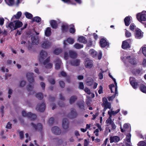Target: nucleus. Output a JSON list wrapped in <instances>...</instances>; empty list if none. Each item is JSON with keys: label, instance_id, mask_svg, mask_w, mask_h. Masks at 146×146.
Returning <instances> with one entry per match:
<instances>
[{"label": "nucleus", "instance_id": "obj_1", "mask_svg": "<svg viewBox=\"0 0 146 146\" xmlns=\"http://www.w3.org/2000/svg\"><path fill=\"white\" fill-rule=\"evenodd\" d=\"M136 17L138 21L141 22L146 21V11L139 13L136 15Z\"/></svg>", "mask_w": 146, "mask_h": 146}, {"label": "nucleus", "instance_id": "obj_2", "mask_svg": "<svg viewBox=\"0 0 146 146\" xmlns=\"http://www.w3.org/2000/svg\"><path fill=\"white\" fill-rule=\"evenodd\" d=\"M92 56L94 58H97L98 59L100 60L102 56V53L101 51H100L98 53L94 49H92Z\"/></svg>", "mask_w": 146, "mask_h": 146}, {"label": "nucleus", "instance_id": "obj_3", "mask_svg": "<svg viewBox=\"0 0 146 146\" xmlns=\"http://www.w3.org/2000/svg\"><path fill=\"white\" fill-rule=\"evenodd\" d=\"M99 44L100 46L102 48H105L106 46L108 47L109 46V43L106 41V38H101L99 42Z\"/></svg>", "mask_w": 146, "mask_h": 146}, {"label": "nucleus", "instance_id": "obj_4", "mask_svg": "<svg viewBox=\"0 0 146 146\" xmlns=\"http://www.w3.org/2000/svg\"><path fill=\"white\" fill-rule=\"evenodd\" d=\"M130 83L132 87L134 89H136L138 88V83L136 81L135 78L130 77L129 78Z\"/></svg>", "mask_w": 146, "mask_h": 146}, {"label": "nucleus", "instance_id": "obj_5", "mask_svg": "<svg viewBox=\"0 0 146 146\" xmlns=\"http://www.w3.org/2000/svg\"><path fill=\"white\" fill-rule=\"evenodd\" d=\"M22 114L23 116H27V117H30L32 119H34L36 117V116L35 114H32L30 112H29L27 114H26V112L25 111H22Z\"/></svg>", "mask_w": 146, "mask_h": 146}, {"label": "nucleus", "instance_id": "obj_6", "mask_svg": "<svg viewBox=\"0 0 146 146\" xmlns=\"http://www.w3.org/2000/svg\"><path fill=\"white\" fill-rule=\"evenodd\" d=\"M110 143H112L113 142L117 143L120 140L119 137L117 136H111L110 137Z\"/></svg>", "mask_w": 146, "mask_h": 146}, {"label": "nucleus", "instance_id": "obj_7", "mask_svg": "<svg viewBox=\"0 0 146 146\" xmlns=\"http://www.w3.org/2000/svg\"><path fill=\"white\" fill-rule=\"evenodd\" d=\"M51 44V43L49 42L46 40L42 42L41 44V46L43 48H47L49 47Z\"/></svg>", "mask_w": 146, "mask_h": 146}, {"label": "nucleus", "instance_id": "obj_8", "mask_svg": "<svg viewBox=\"0 0 146 146\" xmlns=\"http://www.w3.org/2000/svg\"><path fill=\"white\" fill-rule=\"evenodd\" d=\"M135 38L137 39H140L143 36V35L141 33V31L140 29L136 30L135 34Z\"/></svg>", "mask_w": 146, "mask_h": 146}, {"label": "nucleus", "instance_id": "obj_9", "mask_svg": "<svg viewBox=\"0 0 146 146\" xmlns=\"http://www.w3.org/2000/svg\"><path fill=\"white\" fill-rule=\"evenodd\" d=\"M22 15V13L21 11L17 12V13L14 15L11 19V21H14L15 19H19L21 17Z\"/></svg>", "mask_w": 146, "mask_h": 146}, {"label": "nucleus", "instance_id": "obj_10", "mask_svg": "<svg viewBox=\"0 0 146 146\" xmlns=\"http://www.w3.org/2000/svg\"><path fill=\"white\" fill-rule=\"evenodd\" d=\"M45 108V105L44 103H43L41 105H38L36 109L37 110L40 112H42L44 110Z\"/></svg>", "mask_w": 146, "mask_h": 146}, {"label": "nucleus", "instance_id": "obj_11", "mask_svg": "<svg viewBox=\"0 0 146 146\" xmlns=\"http://www.w3.org/2000/svg\"><path fill=\"white\" fill-rule=\"evenodd\" d=\"M121 47L123 49H127V48H129L130 47V46L128 42L124 40L122 42Z\"/></svg>", "mask_w": 146, "mask_h": 146}, {"label": "nucleus", "instance_id": "obj_12", "mask_svg": "<svg viewBox=\"0 0 146 146\" xmlns=\"http://www.w3.org/2000/svg\"><path fill=\"white\" fill-rule=\"evenodd\" d=\"M47 53L45 51H41L39 56V60L41 61L43 59L45 58L47 56Z\"/></svg>", "mask_w": 146, "mask_h": 146}, {"label": "nucleus", "instance_id": "obj_13", "mask_svg": "<svg viewBox=\"0 0 146 146\" xmlns=\"http://www.w3.org/2000/svg\"><path fill=\"white\" fill-rule=\"evenodd\" d=\"M52 131L53 133L56 135L59 134L61 133L60 129L56 126L53 127L52 129Z\"/></svg>", "mask_w": 146, "mask_h": 146}, {"label": "nucleus", "instance_id": "obj_14", "mask_svg": "<svg viewBox=\"0 0 146 146\" xmlns=\"http://www.w3.org/2000/svg\"><path fill=\"white\" fill-rule=\"evenodd\" d=\"M74 39L70 38H68L66 40H64L63 43L64 46H66V42H68L70 44H72L74 43Z\"/></svg>", "mask_w": 146, "mask_h": 146}, {"label": "nucleus", "instance_id": "obj_15", "mask_svg": "<svg viewBox=\"0 0 146 146\" xmlns=\"http://www.w3.org/2000/svg\"><path fill=\"white\" fill-rule=\"evenodd\" d=\"M117 94V86L115 87V94L112 96H109L107 97L109 101H111L113 100V99L115 98L116 95Z\"/></svg>", "mask_w": 146, "mask_h": 146}, {"label": "nucleus", "instance_id": "obj_16", "mask_svg": "<svg viewBox=\"0 0 146 146\" xmlns=\"http://www.w3.org/2000/svg\"><path fill=\"white\" fill-rule=\"evenodd\" d=\"M50 60V58H48L46 59L45 61L44 62V64L47 68H50L52 66V65L49 62Z\"/></svg>", "mask_w": 146, "mask_h": 146}, {"label": "nucleus", "instance_id": "obj_17", "mask_svg": "<svg viewBox=\"0 0 146 146\" xmlns=\"http://www.w3.org/2000/svg\"><path fill=\"white\" fill-rule=\"evenodd\" d=\"M13 21L15 23L16 29L18 28L21 27L23 25L22 22L19 20H17L16 21L15 20Z\"/></svg>", "mask_w": 146, "mask_h": 146}, {"label": "nucleus", "instance_id": "obj_18", "mask_svg": "<svg viewBox=\"0 0 146 146\" xmlns=\"http://www.w3.org/2000/svg\"><path fill=\"white\" fill-rule=\"evenodd\" d=\"M130 17L129 16L126 17L124 19V22L125 25L128 26L130 23Z\"/></svg>", "mask_w": 146, "mask_h": 146}, {"label": "nucleus", "instance_id": "obj_19", "mask_svg": "<svg viewBox=\"0 0 146 146\" xmlns=\"http://www.w3.org/2000/svg\"><path fill=\"white\" fill-rule=\"evenodd\" d=\"M50 23L53 28L56 29L57 28L58 25L56 22L54 20L50 21Z\"/></svg>", "mask_w": 146, "mask_h": 146}, {"label": "nucleus", "instance_id": "obj_20", "mask_svg": "<svg viewBox=\"0 0 146 146\" xmlns=\"http://www.w3.org/2000/svg\"><path fill=\"white\" fill-rule=\"evenodd\" d=\"M13 22H11L9 23L6 26L7 28H9L12 30L16 29L15 23Z\"/></svg>", "mask_w": 146, "mask_h": 146}, {"label": "nucleus", "instance_id": "obj_21", "mask_svg": "<svg viewBox=\"0 0 146 146\" xmlns=\"http://www.w3.org/2000/svg\"><path fill=\"white\" fill-rule=\"evenodd\" d=\"M85 64L86 68L90 67V65L91 64V60L88 58H87L85 61Z\"/></svg>", "mask_w": 146, "mask_h": 146}, {"label": "nucleus", "instance_id": "obj_22", "mask_svg": "<svg viewBox=\"0 0 146 146\" xmlns=\"http://www.w3.org/2000/svg\"><path fill=\"white\" fill-rule=\"evenodd\" d=\"M62 127L64 129H66L68 127V123L66 120H63L62 122Z\"/></svg>", "mask_w": 146, "mask_h": 146}, {"label": "nucleus", "instance_id": "obj_23", "mask_svg": "<svg viewBox=\"0 0 146 146\" xmlns=\"http://www.w3.org/2000/svg\"><path fill=\"white\" fill-rule=\"evenodd\" d=\"M6 3L9 6H13L14 4V0H5Z\"/></svg>", "mask_w": 146, "mask_h": 146}, {"label": "nucleus", "instance_id": "obj_24", "mask_svg": "<svg viewBox=\"0 0 146 146\" xmlns=\"http://www.w3.org/2000/svg\"><path fill=\"white\" fill-rule=\"evenodd\" d=\"M32 125L35 129L39 130H41L42 128V125L40 123L38 124L36 126L33 124H32Z\"/></svg>", "mask_w": 146, "mask_h": 146}, {"label": "nucleus", "instance_id": "obj_25", "mask_svg": "<svg viewBox=\"0 0 146 146\" xmlns=\"http://www.w3.org/2000/svg\"><path fill=\"white\" fill-rule=\"evenodd\" d=\"M78 40L80 42L85 43L86 42V40L85 38L83 36H80L79 37Z\"/></svg>", "mask_w": 146, "mask_h": 146}, {"label": "nucleus", "instance_id": "obj_26", "mask_svg": "<svg viewBox=\"0 0 146 146\" xmlns=\"http://www.w3.org/2000/svg\"><path fill=\"white\" fill-rule=\"evenodd\" d=\"M139 88L141 92L144 93H146V87L144 85L141 84Z\"/></svg>", "mask_w": 146, "mask_h": 146}, {"label": "nucleus", "instance_id": "obj_27", "mask_svg": "<svg viewBox=\"0 0 146 146\" xmlns=\"http://www.w3.org/2000/svg\"><path fill=\"white\" fill-rule=\"evenodd\" d=\"M51 34V29L50 27H47L45 32V34L46 36H49Z\"/></svg>", "mask_w": 146, "mask_h": 146}, {"label": "nucleus", "instance_id": "obj_28", "mask_svg": "<svg viewBox=\"0 0 146 146\" xmlns=\"http://www.w3.org/2000/svg\"><path fill=\"white\" fill-rule=\"evenodd\" d=\"M102 106H104V109H106V110L108 108L110 109L111 108V103L109 102L102 104Z\"/></svg>", "mask_w": 146, "mask_h": 146}, {"label": "nucleus", "instance_id": "obj_29", "mask_svg": "<svg viewBox=\"0 0 146 146\" xmlns=\"http://www.w3.org/2000/svg\"><path fill=\"white\" fill-rule=\"evenodd\" d=\"M56 62L55 68L56 69H58L60 68V66L62 65V63L61 61L59 59L57 60Z\"/></svg>", "mask_w": 146, "mask_h": 146}, {"label": "nucleus", "instance_id": "obj_30", "mask_svg": "<svg viewBox=\"0 0 146 146\" xmlns=\"http://www.w3.org/2000/svg\"><path fill=\"white\" fill-rule=\"evenodd\" d=\"M31 40L32 43L33 44H37L38 43V39H36L34 37H32L31 38Z\"/></svg>", "mask_w": 146, "mask_h": 146}, {"label": "nucleus", "instance_id": "obj_31", "mask_svg": "<svg viewBox=\"0 0 146 146\" xmlns=\"http://www.w3.org/2000/svg\"><path fill=\"white\" fill-rule=\"evenodd\" d=\"M100 70L101 72L99 73L98 74L99 78L100 80H102L103 78V73L106 72V71L103 70L102 68H100Z\"/></svg>", "mask_w": 146, "mask_h": 146}, {"label": "nucleus", "instance_id": "obj_32", "mask_svg": "<svg viewBox=\"0 0 146 146\" xmlns=\"http://www.w3.org/2000/svg\"><path fill=\"white\" fill-rule=\"evenodd\" d=\"M79 64V61L78 60H74L71 62V64L73 66H77Z\"/></svg>", "mask_w": 146, "mask_h": 146}, {"label": "nucleus", "instance_id": "obj_33", "mask_svg": "<svg viewBox=\"0 0 146 146\" xmlns=\"http://www.w3.org/2000/svg\"><path fill=\"white\" fill-rule=\"evenodd\" d=\"M70 26H72V27H70L69 31L70 32L72 33H74L75 32V29L74 27V26L73 25H70Z\"/></svg>", "mask_w": 146, "mask_h": 146}, {"label": "nucleus", "instance_id": "obj_34", "mask_svg": "<svg viewBox=\"0 0 146 146\" xmlns=\"http://www.w3.org/2000/svg\"><path fill=\"white\" fill-rule=\"evenodd\" d=\"M110 117L107 120H106V123L107 124V125L108 126L110 125H111V123L113 122L112 121Z\"/></svg>", "mask_w": 146, "mask_h": 146}, {"label": "nucleus", "instance_id": "obj_35", "mask_svg": "<svg viewBox=\"0 0 146 146\" xmlns=\"http://www.w3.org/2000/svg\"><path fill=\"white\" fill-rule=\"evenodd\" d=\"M24 14L26 18L29 19H31L33 17V15L27 12H25Z\"/></svg>", "mask_w": 146, "mask_h": 146}, {"label": "nucleus", "instance_id": "obj_36", "mask_svg": "<svg viewBox=\"0 0 146 146\" xmlns=\"http://www.w3.org/2000/svg\"><path fill=\"white\" fill-rule=\"evenodd\" d=\"M138 146H146V143L145 141H142L139 142L137 144Z\"/></svg>", "mask_w": 146, "mask_h": 146}, {"label": "nucleus", "instance_id": "obj_37", "mask_svg": "<svg viewBox=\"0 0 146 146\" xmlns=\"http://www.w3.org/2000/svg\"><path fill=\"white\" fill-rule=\"evenodd\" d=\"M131 135L130 133L127 134L126 137V140L127 142L129 143L131 141Z\"/></svg>", "mask_w": 146, "mask_h": 146}, {"label": "nucleus", "instance_id": "obj_38", "mask_svg": "<svg viewBox=\"0 0 146 146\" xmlns=\"http://www.w3.org/2000/svg\"><path fill=\"white\" fill-rule=\"evenodd\" d=\"M74 47L77 49H80L83 48V45H81L79 43H76L74 45Z\"/></svg>", "mask_w": 146, "mask_h": 146}, {"label": "nucleus", "instance_id": "obj_39", "mask_svg": "<svg viewBox=\"0 0 146 146\" xmlns=\"http://www.w3.org/2000/svg\"><path fill=\"white\" fill-rule=\"evenodd\" d=\"M68 27L66 24H64L62 26V30L63 31H66L68 29Z\"/></svg>", "mask_w": 146, "mask_h": 146}, {"label": "nucleus", "instance_id": "obj_40", "mask_svg": "<svg viewBox=\"0 0 146 146\" xmlns=\"http://www.w3.org/2000/svg\"><path fill=\"white\" fill-rule=\"evenodd\" d=\"M33 20V21H36L38 23L41 21V19L38 17H35Z\"/></svg>", "mask_w": 146, "mask_h": 146}, {"label": "nucleus", "instance_id": "obj_41", "mask_svg": "<svg viewBox=\"0 0 146 146\" xmlns=\"http://www.w3.org/2000/svg\"><path fill=\"white\" fill-rule=\"evenodd\" d=\"M69 54L71 58H74L76 56V53L72 51L70 52Z\"/></svg>", "mask_w": 146, "mask_h": 146}, {"label": "nucleus", "instance_id": "obj_42", "mask_svg": "<svg viewBox=\"0 0 146 146\" xmlns=\"http://www.w3.org/2000/svg\"><path fill=\"white\" fill-rule=\"evenodd\" d=\"M125 36L127 38L130 37L131 36V33L127 30L125 31Z\"/></svg>", "mask_w": 146, "mask_h": 146}, {"label": "nucleus", "instance_id": "obj_43", "mask_svg": "<svg viewBox=\"0 0 146 146\" xmlns=\"http://www.w3.org/2000/svg\"><path fill=\"white\" fill-rule=\"evenodd\" d=\"M61 52V50L60 49H56L54 51V53L56 55H58Z\"/></svg>", "mask_w": 146, "mask_h": 146}, {"label": "nucleus", "instance_id": "obj_44", "mask_svg": "<svg viewBox=\"0 0 146 146\" xmlns=\"http://www.w3.org/2000/svg\"><path fill=\"white\" fill-rule=\"evenodd\" d=\"M76 99V97L74 96L72 97L70 100V102L71 104L73 103L75 101Z\"/></svg>", "mask_w": 146, "mask_h": 146}, {"label": "nucleus", "instance_id": "obj_45", "mask_svg": "<svg viewBox=\"0 0 146 146\" xmlns=\"http://www.w3.org/2000/svg\"><path fill=\"white\" fill-rule=\"evenodd\" d=\"M135 27V26L134 23H132L129 26V29L132 31H134Z\"/></svg>", "mask_w": 146, "mask_h": 146}, {"label": "nucleus", "instance_id": "obj_46", "mask_svg": "<svg viewBox=\"0 0 146 146\" xmlns=\"http://www.w3.org/2000/svg\"><path fill=\"white\" fill-rule=\"evenodd\" d=\"M33 76V74L28 73H27V78L28 79H32V80H33V78L32 77V76Z\"/></svg>", "mask_w": 146, "mask_h": 146}, {"label": "nucleus", "instance_id": "obj_47", "mask_svg": "<svg viewBox=\"0 0 146 146\" xmlns=\"http://www.w3.org/2000/svg\"><path fill=\"white\" fill-rule=\"evenodd\" d=\"M109 77L112 79V80L114 82V84L115 85V86H117V84L116 81V80L115 78H113V77L110 74V73H109Z\"/></svg>", "mask_w": 146, "mask_h": 146}, {"label": "nucleus", "instance_id": "obj_48", "mask_svg": "<svg viewBox=\"0 0 146 146\" xmlns=\"http://www.w3.org/2000/svg\"><path fill=\"white\" fill-rule=\"evenodd\" d=\"M129 63L135 65L136 64V62L133 58L130 59L129 61Z\"/></svg>", "mask_w": 146, "mask_h": 146}, {"label": "nucleus", "instance_id": "obj_49", "mask_svg": "<svg viewBox=\"0 0 146 146\" xmlns=\"http://www.w3.org/2000/svg\"><path fill=\"white\" fill-rule=\"evenodd\" d=\"M142 53L144 56H146V47H144L142 48Z\"/></svg>", "mask_w": 146, "mask_h": 146}, {"label": "nucleus", "instance_id": "obj_50", "mask_svg": "<svg viewBox=\"0 0 146 146\" xmlns=\"http://www.w3.org/2000/svg\"><path fill=\"white\" fill-rule=\"evenodd\" d=\"M109 88L111 90V93H113L114 92L113 91L112 88L113 87H114L115 86H114V85L113 84H112L109 85Z\"/></svg>", "mask_w": 146, "mask_h": 146}, {"label": "nucleus", "instance_id": "obj_51", "mask_svg": "<svg viewBox=\"0 0 146 146\" xmlns=\"http://www.w3.org/2000/svg\"><path fill=\"white\" fill-rule=\"evenodd\" d=\"M108 113L110 116V117H111L112 115H114L116 114V113H115V112L113 111H112L111 112H110L109 111L108 112Z\"/></svg>", "mask_w": 146, "mask_h": 146}, {"label": "nucleus", "instance_id": "obj_52", "mask_svg": "<svg viewBox=\"0 0 146 146\" xmlns=\"http://www.w3.org/2000/svg\"><path fill=\"white\" fill-rule=\"evenodd\" d=\"M36 96L37 98H39L40 99H41L43 97V95L41 93L37 94Z\"/></svg>", "mask_w": 146, "mask_h": 146}, {"label": "nucleus", "instance_id": "obj_53", "mask_svg": "<svg viewBox=\"0 0 146 146\" xmlns=\"http://www.w3.org/2000/svg\"><path fill=\"white\" fill-rule=\"evenodd\" d=\"M89 141L87 139H85L84 144V146H88Z\"/></svg>", "mask_w": 146, "mask_h": 146}, {"label": "nucleus", "instance_id": "obj_54", "mask_svg": "<svg viewBox=\"0 0 146 146\" xmlns=\"http://www.w3.org/2000/svg\"><path fill=\"white\" fill-rule=\"evenodd\" d=\"M84 84L82 82H80L79 83V88L81 89H83L84 88Z\"/></svg>", "mask_w": 146, "mask_h": 146}, {"label": "nucleus", "instance_id": "obj_55", "mask_svg": "<svg viewBox=\"0 0 146 146\" xmlns=\"http://www.w3.org/2000/svg\"><path fill=\"white\" fill-rule=\"evenodd\" d=\"M112 127V129L114 130L116 128V126L114 123L113 122L111 124Z\"/></svg>", "mask_w": 146, "mask_h": 146}, {"label": "nucleus", "instance_id": "obj_56", "mask_svg": "<svg viewBox=\"0 0 146 146\" xmlns=\"http://www.w3.org/2000/svg\"><path fill=\"white\" fill-rule=\"evenodd\" d=\"M4 19L3 18H0V25H2L4 23Z\"/></svg>", "mask_w": 146, "mask_h": 146}, {"label": "nucleus", "instance_id": "obj_57", "mask_svg": "<svg viewBox=\"0 0 146 146\" xmlns=\"http://www.w3.org/2000/svg\"><path fill=\"white\" fill-rule=\"evenodd\" d=\"M102 87L101 86L100 87V89L98 91V93L99 94H100L103 93Z\"/></svg>", "mask_w": 146, "mask_h": 146}, {"label": "nucleus", "instance_id": "obj_58", "mask_svg": "<svg viewBox=\"0 0 146 146\" xmlns=\"http://www.w3.org/2000/svg\"><path fill=\"white\" fill-rule=\"evenodd\" d=\"M19 134L20 138L23 139V131H20L19 132Z\"/></svg>", "mask_w": 146, "mask_h": 146}, {"label": "nucleus", "instance_id": "obj_59", "mask_svg": "<svg viewBox=\"0 0 146 146\" xmlns=\"http://www.w3.org/2000/svg\"><path fill=\"white\" fill-rule=\"evenodd\" d=\"M93 36L95 40H96L98 37V36L95 33L93 34Z\"/></svg>", "mask_w": 146, "mask_h": 146}, {"label": "nucleus", "instance_id": "obj_60", "mask_svg": "<svg viewBox=\"0 0 146 146\" xmlns=\"http://www.w3.org/2000/svg\"><path fill=\"white\" fill-rule=\"evenodd\" d=\"M84 91L88 94H90L91 93L90 90L87 88H86L84 89Z\"/></svg>", "mask_w": 146, "mask_h": 146}, {"label": "nucleus", "instance_id": "obj_61", "mask_svg": "<svg viewBox=\"0 0 146 146\" xmlns=\"http://www.w3.org/2000/svg\"><path fill=\"white\" fill-rule=\"evenodd\" d=\"M25 82L24 81H22L20 84V86L21 87H23L25 86Z\"/></svg>", "mask_w": 146, "mask_h": 146}, {"label": "nucleus", "instance_id": "obj_62", "mask_svg": "<svg viewBox=\"0 0 146 146\" xmlns=\"http://www.w3.org/2000/svg\"><path fill=\"white\" fill-rule=\"evenodd\" d=\"M102 101H103V104H104L105 103H107L108 102V100H107V98H106L105 97L103 98Z\"/></svg>", "mask_w": 146, "mask_h": 146}, {"label": "nucleus", "instance_id": "obj_63", "mask_svg": "<svg viewBox=\"0 0 146 146\" xmlns=\"http://www.w3.org/2000/svg\"><path fill=\"white\" fill-rule=\"evenodd\" d=\"M11 124L10 123H8L6 126V127L8 129H10L11 127Z\"/></svg>", "mask_w": 146, "mask_h": 146}, {"label": "nucleus", "instance_id": "obj_64", "mask_svg": "<svg viewBox=\"0 0 146 146\" xmlns=\"http://www.w3.org/2000/svg\"><path fill=\"white\" fill-rule=\"evenodd\" d=\"M59 84L60 86L62 88H63L64 86V83L62 81H60L59 82Z\"/></svg>", "mask_w": 146, "mask_h": 146}]
</instances>
